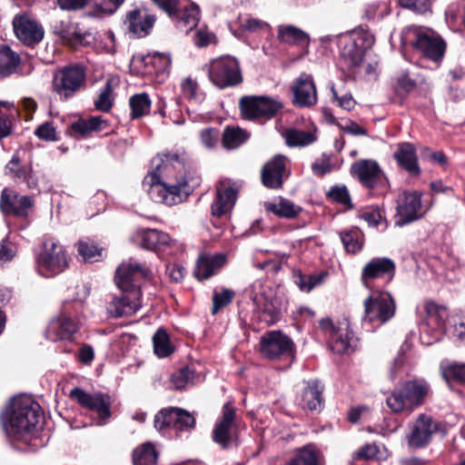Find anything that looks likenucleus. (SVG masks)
Masks as SVG:
<instances>
[{
	"instance_id": "1",
	"label": "nucleus",
	"mask_w": 465,
	"mask_h": 465,
	"mask_svg": "<svg viewBox=\"0 0 465 465\" xmlns=\"http://www.w3.org/2000/svg\"><path fill=\"white\" fill-rule=\"evenodd\" d=\"M152 164L154 170L143 182L152 200L169 206L182 203L188 195L189 186L178 157H155Z\"/></svg>"
},
{
	"instance_id": "2",
	"label": "nucleus",
	"mask_w": 465,
	"mask_h": 465,
	"mask_svg": "<svg viewBox=\"0 0 465 465\" xmlns=\"http://www.w3.org/2000/svg\"><path fill=\"white\" fill-rule=\"evenodd\" d=\"M43 418L40 406L28 396L14 397L4 411L1 420L7 436L27 443L31 432Z\"/></svg>"
},
{
	"instance_id": "3",
	"label": "nucleus",
	"mask_w": 465,
	"mask_h": 465,
	"mask_svg": "<svg viewBox=\"0 0 465 465\" xmlns=\"http://www.w3.org/2000/svg\"><path fill=\"white\" fill-rule=\"evenodd\" d=\"M209 81L219 89L238 85L242 74L238 59L232 55H222L203 65Z\"/></svg>"
},
{
	"instance_id": "4",
	"label": "nucleus",
	"mask_w": 465,
	"mask_h": 465,
	"mask_svg": "<svg viewBox=\"0 0 465 465\" xmlns=\"http://www.w3.org/2000/svg\"><path fill=\"white\" fill-rule=\"evenodd\" d=\"M403 39L432 61L437 62L444 55L446 48L444 40L430 28L409 26L403 31Z\"/></svg>"
},
{
	"instance_id": "5",
	"label": "nucleus",
	"mask_w": 465,
	"mask_h": 465,
	"mask_svg": "<svg viewBox=\"0 0 465 465\" xmlns=\"http://www.w3.org/2000/svg\"><path fill=\"white\" fill-rule=\"evenodd\" d=\"M248 296L267 324H274L281 317V302L274 290L262 280L254 281L248 289Z\"/></svg>"
},
{
	"instance_id": "6",
	"label": "nucleus",
	"mask_w": 465,
	"mask_h": 465,
	"mask_svg": "<svg viewBox=\"0 0 465 465\" xmlns=\"http://www.w3.org/2000/svg\"><path fill=\"white\" fill-rule=\"evenodd\" d=\"M396 312L395 302L387 292H373L364 301V322H376L378 325L390 321Z\"/></svg>"
},
{
	"instance_id": "7",
	"label": "nucleus",
	"mask_w": 465,
	"mask_h": 465,
	"mask_svg": "<svg viewBox=\"0 0 465 465\" xmlns=\"http://www.w3.org/2000/svg\"><path fill=\"white\" fill-rule=\"evenodd\" d=\"M85 77V71L83 66H65L54 74L53 89L60 99L67 100L84 86Z\"/></svg>"
},
{
	"instance_id": "8",
	"label": "nucleus",
	"mask_w": 465,
	"mask_h": 465,
	"mask_svg": "<svg viewBox=\"0 0 465 465\" xmlns=\"http://www.w3.org/2000/svg\"><path fill=\"white\" fill-rule=\"evenodd\" d=\"M262 357L271 360L291 359L294 354V343L291 338L281 331H271L260 339V349Z\"/></svg>"
},
{
	"instance_id": "9",
	"label": "nucleus",
	"mask_w": 465,
	"mask_h": 465,
	"mask_svg": "<svg viewBox=\"0 0 465 465\" xmlns=\"http://www.w3.org/2000/svg\"><path fill=\"white\" fill-rule=\"evenodd\" d=\"M235 415V408L229 402L225 403L222 415L213 427V440L223 449H229L238 444Z\"/></svg>"
},
{
	"instance_id": "10",
	"label": "nucleus",
	"mask_w": 465,
	"mask_h": 465,
	"mask_svg": "<svg viewBox=\"0 0 465 465\" xmlns=\"http://www.w3.org/2000/svg\"><path fill=\"white\" fill-rule=\"evenodd\" d=\"M151 270L144 264L130 259L123 262L115 272V284L122 292L140 290L142 281L151 277Z\"/></svg>"
},
{
	"instance_id": "11",
	"label": "nucleus",
	"mask_w": 465,
	"mask_h": 465,
	"mask_svg": "<svg viewBox=\"0 0 465 465\" xmlns=\"http://www.w3.org/2000/svg\"><path fill=\"white\" fill-rule=\"evenodd\" d=\"M39 272L45 276L58 274L68 265L63 246L54 239H47L44 242V251L37 258Z\"/></svg>"
},
{
	"instance_id": "12",
	"label": "nucleus",
	"mask_w": 465,
	"mask_h": 465,
	"mask_svg": "<svg viewBox=\"0 0 465 465\" xmlns=\"http://www.w3.org/2000/svg\"><path fill=\"white\" fill-rule=\"evenodd\" d=\"M409 430L406 435L408 446L411 449H423L432 440L439 430V423L431 416L421 413L409 424Z\"/></svg>"
},
{
	"instance_id": "13",
	"label": "nucleus",
	"mask_w": 465,
	"mask_h": 465,
	"mask_svg": "<svg viewBox=\"0 0 465 465\" xmlns=\"http://www.w3.org/2000/svg\"><path fill=\"white\" fill-rule=\"evenodd\" d=\"M282 106L279 100L267 96H246L240 100L242 115L248 120L272 118Z\"/></svg>"
},
{
	"instance_id": "14",
	"label": "nucleus",
	"mask_w": 465,
	"mask_h": 465,
	"mask_svg": "<svg viewBox=\"0 0 465 465\" xmlns=\"http://www.w3.org/2000/svg\"><path fill=\"white\" fill-rule=\"evenodd\" d=\"M194 418L186 411L170 407L161 410L154 417V427L159 431L170 429L184 430L194 426Z\"/></svg>"
},
{
	"instance_id": "15",
	"label": "nucleus",
	"mask_w": 465,
	"mask_h": 465,
	"mask_svg": "<svg viewBox=\"0 0 465 465\" xmlns=\"http://www.w3.org/2000/svg\"><path fill=\"white\" fill-rule=\"evenodd\" d=\"M421 193L404 192L399 195L395 213V225L402 227L421 217Z\"/></svg>"
},
{
	"instance_id": "16",
	"label": "nucleus",
	"mask_w": 465,
	"mask_h": 465,
	"mask_svg": "<svg viewBox=\"0 0 465 465\" xmlns=\"http://www.w3.org/2000/svg\"><path fill=\"white\" fill-rule=\"evenodd\" d=\"M71 398L84 408L95 411L102 421L104 423L111 416V399L109 395L104 393H88L80 388H74L70 392Z\"/></svg>"
},
{
	"instance_id": "17",
	"label": "nucleus",
	"mask_w": 465,
	"mask_h": 465,
	"mask_svg": "<svg viewBox=\"0 0 465 465\" xmlns=\"http://www.w3.org/2000/svg\"><path fill=\"white\" fill-rule=\"evenodd\" d=\"M13 25L17 38L26 45H35L44 38L43 26L27 14L16 15Z\"/></svg>"
},
{
	"instance_id": "18",
	"label": "nucleus",
	"mask_w": 465,
	"mask_h": 465,
	"mask_svg": "<svg viewBox=\"0 0 465 465\" xmlns=\"http://www.w3.org/2000/svg\"><path fill=\"white\" fill-rule=\"evenodd\" d=\"M292 104L300 108H309L317 104V91L312 76L302 74L296 78L291 87Z\"/></svg>"
},
{
	"instance_id": "19",
	"label": "nucleus",
	"mask_w": 465,
	"mask_h": 465,
	"mask_svg": "<svg viewBox=\"0 0 465 465\" xmlns=\"http://www.w3.org/2000/svg\"><path fill=\"white\" fill-rule=\"evenodd\" d=\"M395 274V263L387 257H375L370 260L361 270V282L370 288L371 281L384 278L391 281Z\"/></svg>"
},
{
	"instance_id": "20",
	"label": "nucleus",
	"mask_w": 465,
	"mask_h": 465,
	"mask_svg": "<svg viewBox=\"0 0 465 465\" xmlns=\"http://www.w3.org/2000/svg\"><path fill=\"white\" fill-rule=\"evenodd\" d=\"M34 201L27 195H20L14 190L5 188L1 193L0 207L3 213L25 217L33 207Z\"/></svg>"
},
{
	"instance_id": "21",
	"label": "nucleus",
	"mask_w": 465,
	"mask_h": 465,
	"mask_svg": "<svg viewBox=\"0 0 465 465\" xmlns=\"http://www.w3.org/2000/svg\"><path fill=\"white\" fill-rule=\"evenodd\" d=\"M351 173L368 188L376 187L383 180V173L378 163L373 160H360L353 163Z\"/></svg>"
},
{
	"instance_id": "22",
	"label": "nucleus",
	"mask_w": 465,
	"mask_h": 465,
	"mask_svg": "<svg viewBox=\"0 0 465 465\" xmlns=\"http://www.w3.org/2000/svg\"><path fill=\"white\" fill-rule=\"evenodd\" d=\"M134 241L143 249L161 252L176 243L169 234L156 229H142L134 234Z\"/></svg>"
},
{
	"instance_id": "23",
	"label": "nucleus",
	"mask_w": 465,
	"mask_h": 465,
	"mask_svg": "<svg viewBox=\"0 0 465 465\" xmlns=\"http://www.w3.org/2000/svg\"><path fill=\"white\" fill-rule=\"evenodd\" d=\"M120 297H113L108 302L107 310L114 317L132 315L141 308V292H122Z\"/></svg>"
},
{
	"instance_id": "24",
	"label": "nucleus",
	"mask_w": 465,
	"mask_h": 465,
	"mask_svg": "<svg viewBox=\"0 0 465 465\" xmlns=\"http://www.w3.org/2000/svg\"><path fill=\"white\" fill-rule=\"evenodd\" d=\"M286 157L276 155L268 161L262 170V182L264 186L271 189L282 187L284 177H287Z\"/></svg>"
},
{
	"instance_id": "25",
	"label": "nucleus",
	"mask_w": 465,
	"mask_h": 465,
	"mask_svg": "<svg viewBox=\"0 0 465 465\" xmlns=\"http://www.w3.org/2000/svg\"><path fill=\"white\" fill-rule=\"evenodd\" d=\"M237 188L239 185L231 181L220 183L216 198L211 208L213 215L220 217L232 208L236 201Z\"/></svg>"
},
{
	"instance_id": "26",
	"label": "nucleus",
	"mask_w": 465,
	"mask_h": 465,
	"mask_svg": "<svg viewBox=\"0 0 465 465\" xmlns=\"http://www.w3.org/2000/svg\"><path fill=\"white\" fill-rule=\"evenodd\" d=\"M77 331V325L65 312L53 319L46 329V338L52 341L69 340Z\"/></svg>"
},
{
	"instance_id": "27",
	"label": "nucleus",
	"mask_w": 465,
	"mask_h": 465,
	"mask_svg": "<svg viewBox=\"0 0 465 465\" xmlns=\"http://www.w3.org/2000/svg\"><path fill=\"white\" fill-rule=\"evenodd\" d=\"M393 157L401 169L406 171L411 176L417 177L421 170L418 163L415 147L411 143H401L397 145Z\"/></svg>"
},
{
	"instance_id": "28",
	"label": "nucleus",
	"mask_w": 465,
	"mask_h": 465,
	"mask_svg": "<svg viewBox=\"0 0 465 465\" xmlns=\"http://www.w3.org/2000/svg\"><path fill=\"white\" fill-rule=\"evenodd\" d=\"M156 18L146 11L134 9L129 12L124 21L130 33L138 37L145 36L153 28Z\"/></svg>"
},
{
	"instance_id": "29",
	"label": "nucleus",
	"mask_w": 465,
	"mask_h": 465,
	"mask_svg": "<svg viewBox=\"0 0 465 465\" xmlns=\"http://www.w3.org/2000/svg\"><path fill=\"white\" fill-rule=\"evenodd\" d=\"M340 61L347 70L359 66L362 62L363 52L346 34L339 35Z\"/></svg>"
},
{
	"instance_id": "30",
	"label": "nucleus",
	"mask_w": 465,
	"mask_h": 465,
	"mask_svg": "<svg viewBox=\"0 0 465 465\" xmlns=\"http://www.w3.org/2000/svg\"><path fill=\"white\" fill-rule=\"evenodd\" d=\"M226 263V255L223 253L202 254L194 270L195 277L200 280H207L214 275Z\"/></svg>"
},
{
	"instance_id": "31",
	"label": "nucleus",
	"mask_w": 465,
	"mask_h": 465,
	"mask_svg": "<svg viewBox=\"0 0 465 465\" xmlns=\"http://www.w3.org/2000/svg\"><path fill=\"white\" fill-rule=\"evenodd\" d=\"M323 386L317 380L304 382V387L300 396V406L311 411H320L323 404Z\"/></svg>"
},
{
	"instance_id": "32",
	"label": "nucleus",
	"mask_w": 465,
	"mask_h": 465,
	"mask_svg": "<svg viewBox=\"0 0 465 465\" xmlns=\"http://www.w3.org/2000/svg\"><path fill=\"white\" fill-rule=\"evenodd\" d=\"M176 25V27L186 33H189L198 25L200 21V8L195 4H190L179 7V5L174 8L172 15H168Z\"/></svg>"
},
{
	"instance_id": "33",
	"label": "nucleus",
	"mask_w": 465,
	"mask_h": 465,
	"mask_svg": "<svg viewBox=\"0 0 465 465\" xmlns=\"http://www.w3.org/2000/svg\"><path fill=\"white\" fill-rule=\"evenodd\" d=\"M330 349L337 354H349L356 347V340L347 324L338 327V331L329 338Z\"/></svg>"
},
{
	"instance_id": "34",
	"label": "nucleus",
	"mask_w": 465,
	"mask_h": 465,
	"mask_svg": "<svg viewBox=\"0 0 465 465\" xmlns=\"http://www.w3.org/2000/svg\"><path fill=\"white\" fill-rule=\"evenodd\" d=\"M5 174L16 182H25L31 189L37 187L38 180L30 166H22L20 159L14 155L5 168Z\"/></svg>"
},
{
	"instance_id": "35",
	"label": "nucleus",
	"mask_w": 465,
	"mask_h": 465,
	"mask_svg": "<svg viewBox=\"0 0 465 465\" xmlns=\"http://www.w3.org/2000/svg\"><path fill=\"white\" fill-rule=\"evenodd\" d=\"M413 409L424 403L426 396L430 392V385L424 380H412L401 386Z\"/></svg>"
},
{
	"instance_id": "36",
	"label": "nucleus",
	"mask_w": 465,
	"mask_h": 465,
	"mask_svg": "<svg viewBox=\"0 0 465 465\" xmlns=\"http://www.w3.org/2000/svg\"><path fill=\"white\" fill-rule=\"evenodd\" d=\"M278 39L285 44L308 48L310 36L302 29L289 25H281L278 27Z\"/></svg>"
},
{
	"instance_id": "37",
	"label": "nucleus",
	"mask_w": 465,
	"mask_h": 465,
	"mask_svg": "<svg viewBox=\"0 0 465 465\" xmlns=\"http://www.w3.org/2000/svg\"><path fill=\"white\" fill-rule=\"evenodd\" d=\"M287 465H324V459L315 447L307 445L299 449Z\"/></svg>"
},
{
	"instance_id": "38",
	"label": "nucleus",
	"mask_w": 465,
	"mask_h": 465,
	"mask_svg": "<svg viewBox=\"0 0 465 465\" xmlns=\"http://www.w3.org/2000/svg\"><path fill=\"white\" fill-rule=\"evenodd\" d=\"M267 212L286 219H293L298 216L302 208L295 205L292 201L280 197L278 202L264 203Z\"/></svg>"
},
{
	"instance_id": "39",
	"label": "nucleus",
	"mask_w": 465,
	"mask_h": 465,
	"mask_svg": "<svg viewBox=\"0 0 465 465\" xmlns=\"http://www.w3.org/2000/svg\"><path fill=\"white\" fill-rule=\"evenodd\" d=\"M286 143L292 147H304L313 143L317 140L315 131H304L290 128L283 134Z\"/></svg>"
},
{
	"instance_id": "40",
	"label": "nucleus",
	"mask_w": 465,
	"mask_h": 465,
	"mask_svg": "<svg viewBox=\"0 0 465 465\" xmlns=\"http://www.w3.org/2000/svg\"><path fill=\"white\" fill-rule=\"evenodd\" d=\"M106 122L101 116H93L87 120L80 119L71 124V131L74 134L86 136L92 132H99L105 129Z\"/></svg>"
},
{
	"instance_id": "41",
	"label": "nucleus",
	"mask_w": 465,
	"mask_h": 465,
	"mask_svg": "<svg viewBox=\"0 0 465 465\" xmlns=\"http://www.w3.org/2000/svg\"><path fill=\"white\" fill-rule=\"evenodd\" d=\"M249 138L246 131L239 127L227 126L223 134L222 144L227 150L241 146Z\"/></svg>"
},
{
	"instance_id": "42",
	"label": "nucleus",
	"mask_w": 465,
	"mask_h": 465,
	"mask_svg": "<svg viewBox=\"0 0 465 465\" xmlns=\"http://www.w3.org/2000/svg\"><path fill=\"white\" fill-rule=\"evenodd\" d=\"M158 452L154 446L150 443H143L134 450V465H157Z\"/></svg>"
},
{
	"instance_id": "43",
	"label": "nucleus",
	"mask_w": 465,
	"mask_h": 465,
	"mask_svg": "<svg viewBox=\"0 0 465 465\" xmlns=\"http://www.w3.org/2000/svg\"><path fill=\"white\" fill-rule=\"evenodd\" d=\"M19 61V56L10 47L6 45L0 46V75L7 76L13 74Z\"/></svg>"
},
{
	"instance_id": "44",
	"label": "nucleus",
	"mask_w": 465,
	"mask_h": 465,
	"mask_svg": "<svg viewBox=\"0 0 465 465\" xmlns=\"http://www.w3.org/2000/svg\"><path fill=\"white\" fill-rule=\"evenodd\" d=\"M340 238L347 252L356 253L363 247V234L358 229L340 232Z\"/></svg>"
},
{
	"instance_id": "45",
	"label": "nucleus",
	"mask_w": 465,
	"mask_h": 465,
	"mask_svg": "<svg viewBox=\"0 0 465 465\" xmlns=\"http://www.w3.org/2000/svg\"><path fill=\"white\" fill-rule=\"evenodd\" d=\"M153 350L155 354L160 358L168 357L173 352L172 345L166 331L160 328L156 331L153 337Z\"/></svg>"
},
{
	"instance_id": "46",
	"label": "nucleus",
	"mask_w": 465,
	"mask_h": 465,
	"mask_svg": "<svg viewBox=\"0 0 465 465\" xmlns=\"http://www.w3.org/2000/svg\"><path fill=\"white\" fill-rule=\"evenodd\" d=\"M386 402L391 411L395 413L402 411L411 412L414 410L410 401H407L406 394L401 387L394 390L387 398Z\"/></svg>"
},
{
	"instance_id": "47",
	"label": "nucleus",
	"mask_w": 465,
	"mask_h": 465,
	"mask_svg": "<svg viewBox=\"0 0 465 465\" xmlns=\"http://www.w3.org/2000/svg\"><path fill=\"white\" fill-rule=\"evenodd\" d=\"M118 85V79L109 78L106 80L104 90L100 93L94 104L97 110L108 112L113 106V91Z\"/></svg>"
},
{
	"instance_id": "48",
	"label": "nucleus",
	"mask_w": 465,
	"mask_h": 465,
	"mask_svg": "<svg viewBox=\"0 0 465 465\" xmlns=\"http://www.w3.org/2000/svg\"><path fill=\"white\" fill-rule=\"evenodd\" d=\"M151 99L146 93H141L130 97L129 104L132 110V117L139 118L150 112Z\"/></svg>"
},
{
	"instance_id": "49",
	"label": "nucleus",
	"mask_w": 465,
	"mask_h": 465,
	"mask_svg": "<svg viewBox=\"0 0 465 465\" xmlns=\"http://www.w3.org/2000/svg\"><path fill=\"white\" fill-rule=\"evenodd\" d=\"M425 312L427 313L429 322L435 323L439 331H441L444 321L448 315L446 307L430 301L425 303Z\"/></svg>"
},
{
	"instance_id": "50",
	"label": "nucleus",
	"mask_w": 465,
	"mask_h": 465,
	"mask_svg": "<svg viewBox=\"0 0 465 465\" xmlns=\"http://www.w3.org/2000/svg\"><path fill=\"white\" fill-rule=\"evenodd\" d=\"M181 88L184 97L194 104H200L205 99V94L200 89L196 80L187 77L181 83Z\"/></svg>"
},
{
	"instance_id": "51",
	"label": "nucleus",
	"mask_w": 465,
	"mask_h": 465,
	"mask_svg": "<svg viewBox=\"0 0 465 465\" xmlns=\"http://www.w3.org/2000/svg\"><path fill=\"white\" fill-rule=\"evenodd\" d=\"M358 218L366 222L369 226L377 227L384 222L387 227V223L383 220L381 212L378 206H366L359 210Z\"/></svg>"
},
{
	"instance_id": "52",
	"label": "nucleus",
	"mask_w": 465,
	"mask_h": 465,
	"mask_svg": "<svg viewBox=\"0 0 465 465\" xmlns=\"http://www.w3.org/2000/svg\"><path fill=\"white\" fill-rule=\"evenodd\" d=\"M326 276L327 272H322L318 274H299L296 276L295 283L298 285L302 292H309L314 287L322 283Z\"/></svg>"
},
{
	"instance_id": "53",
	"label": "nucleus",
	"mask_w": 465,
	"mask_h": 465,
	"mask_svg": "<svg viewBox=\"0 0 465 465\" xmlns=\"http://www.w3.org/2000/svg\"><path fill=\"white\" fill-rule=\"evenodd\" d=\"M424 82V79L419 75H415L413 72H402L397 80L398 89L405 94L413 91L418 84Z\"/></svg>"
},
{
	"instance_id": "54",
	"label": "nucleus",
	"mask_w": 465,
	"mask_h": 465,
	"mask_svg": "<svg viewBox=\"0 0 465 465\" xmlns=\"http://www.w3.org/2000/svg\"><path fill=\"white\" fill-rule=\"evenodd\" d=\"M346 35L351 37V40H353L354 44H356L363 54L374 44V36L368 30L361 27Z\"/></svg>"
},
{
	"instance_id": "55",
	"label": "nucleus",
	"mask_w": 465,
	"mask_h": 465,
	"mask_svg": "<svg viewBox=\"0 0 465 465\" xmlns=\"http://www.w3.org/2000/svg\"><path fill=\"white\" fill-rule=\"evenodd\" d=\"M14 104L8 102H0V140L9 136L12 132L9 112Z\"/></svg>"
},
{
	"instance_id": "56",
	"label": "nucleus",
	"mask_w": 465,
	"mask_h": 465,
	"mask_svg": "<svg viewBox=\"0 0 465 465\" xmlns=\"http://www.w3.org/2000/svg\"><path fill=\"white\" fill-rule=\"evenodd\" d=\"M78 252L86 262H94L102 257L103 249L98 248L94 242H79Z\"/></svg>"
},
{
	"instance_id": "57",
	"label": "nucleus",
	"mask_w": 465,
	"mask_h": 465,
	"mask_svg": "<svg viewBox=\"0 0 465 465\" xmlns=\"http://www.w3.org/2000/svg\"><path fill=\"white\" fill-rule=\"evenodd\" d=\"M235 296V292L230 289H223L221 292H214L213 296L212 313L216 314L222 308L230 304Z\"/></svg>"
},
{
	"instance_id": "58",
	"label": "nucleus",
	"mask_w": 465,
	"mask_h": 465,
	"mask_svg": "<svg viewBox=\"0 0 465 465\" xmlns=\"http://www.w3.org/2000/svg\"><path fill=\"white\" fill-rule=\"evenodd\" d=\"M193 379V371L188 367H184L172 375L171 383L175 389L183 390L192 383Z\"/></svg>"
},
{
	"instance_id": "59",
	"label": "nucleus",
	"mask_w": 465,
	"mask_h": 465,
	"mask_svg": "<svg viewBox=\"0 0 465 465\" xmlns=\"http://www.w3.org/2000/svg\"><path fill=\"white\" fill-rule=\"evenodd\" d=\"M328 197L347 208H351V202L348 189L346 186H332L327 193Z\"/></svg>"
},
{
	"instance_id": "60",
	"label": "nucleus",
	"mask_w": 465,
	"mask_h": 465,
	"mask_svg": "<svg viewBox=\"0 0 465 465\" xmlns=\"http://www.w3.org/2000/svg\"><path fill=\"white\" fill-rule=\"evenodd\" d=\"M399 4L403 8L421 15L430 12L431 9L430 0H399Z\"/></svg>"
},
{
	"instance_id": "61",
	"label": "nucleus",
	"mask_w": 465,
	"mask_h": 465,
	"mask_svg": "<svg viewBox=\"0 0 465 465\" xmlns=\"http://www.w3.org/2000/svg\"><path fill=\"white\" fill-rule=\"evenodd\" d=\"M57 134L56 128L51 122H45L35 130V134L39 139L48 142L57 141Z\"/></svg>"
},
{
	"instance_id": "62",
	"label": "nucleus",
	"mask_w": 465,
	"mask_h": 465,
	"mask_svg": "<svg viewBox=\"0 0 465 465\" xmlns=\"http://www.w3.org/2000/svg\"><path fill=\"white\" fill-rule=\"evenodd\" d=\"M202 144L207 149H213L219 142V130L213 127L204 128L200 131Z\"/></svg>"
},
{
	"instance_id": "63",
	"label": "nucleus",
	"mask_w": 465,
	"mask_h": 465,
	"mask_svg": "<svg viewBox=\"0 0 465 465\" xmlns=\"http://www.w3.org/2000/svg\"><path fill=\"white\" fill-rule=\"evenodd\" d=\"M379 452L378 446L374 443H368L360 448L352 454L354 460H371L377 456Z\"/></svg>"
},
{
	"instance_id": "64",
	"label": "nucleus",
	"mask_w": 465,
	"mask_h": 465,
	"mask_svg": "<svg viewBox=\"0 0 465 465\" xmlns=\"http://www.w3.org/2000/svg\"><path fill=\"white\" fill-rule=\"evenodd\" d=\"M241 26L242 29L249 32L266 31L270 28L266 22L252 17L242 20Z\"/></svg>"
}]
</instances>
